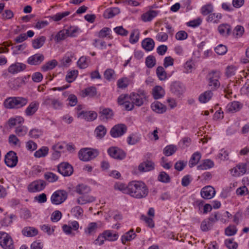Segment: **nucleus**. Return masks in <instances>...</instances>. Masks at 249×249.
Listing matches in <instances>:
<instances>
[{"mask_svg":"<svg viewBox=\"0 0 249 249\" xmlns=\"http://www.w3.org/2000/svg\"><path fill=\"white\" fill-rule=\"evenodd\" d=\"M142 45L146 51H150L154 49L155 42L152 38H146L142 41Z\"/></svg>","mask_w":249,"mask_h":249,"instance_id":"27","label":"nucleus"},{"mask_svg":"<svg viewBox=\"0 0 249 249\" xmlns=\"http://www.w3.org/2000/svg\"><path fill=\"white\" fill-rule=\"evenodd\" d=\"M4 161L7 166L15 167L18 161L16 153L13 151H9L5 156Z\"/></svg>","mask_w":249,"mask_h":249,"instance_id":"11","label":"nucleus"},{"mask_svg":"<svg viewBox=\"0 0 249 249\" xmlns=\"http://www.w3.org/2000/svg\"><path fill=\"white\" fill-rule=\"evenodd\" d=\"M0 245L3 249H14L12 238L7 233L0 232Z\"/></svg>","mask_w":249,"mask_h":249,"instance_id":"4","label":"nucleus"},{"mask_svg":"<svg viewBox=\"0 0 249 249\" xmlns=\"http://www.w3.org/2000/svg\"><path fill=\"white\" fill-rule=\"evenodd\" d=\"M244 32V29L241 25H237L233 31V34L236 37H241Z\"/></svg>","mask_w":249,"mask_h":249,"instance_id":"57","label":"nucleus"},{"mask_svg":"<svg viewBox=\"0 0 249 249\" xmlns=\"http://www.w3.org/2000/svg\"><path fill=\"white\" fill-rule=\"evenodd\" d=\"M214 166L213 162L209 159L205 160L197 166V169L199 170H207L212 168Z\"/></svg>","mask_w":249,"mask_h":249,"instance_id":"33","label":"nucleus"},{"mask_svg":"<svg viewBox=\"0 0 249 249\" xmlns=\"http://www.w3.org/2000/svg\"><path fill=\"white\" fill-rule=\"evenodd\" d=\"M108 154L112 158L122 160L126 157V153L117 147H111L107 149Z\"/></svg>","mask_w":249,"mask_h":249,"instance_id":"8","label":"nucleus"},{"mask_svg":"<svg viewBox=\"0 0 249 249\" xmlns=\"http://www.w3.org/2000/svg\"><path fill=\"white\" fill-rule=\"evenodd\" d=\"M120 13V9L114 7L106 10L104 13V17L106 18H110L114 17Z\"/></svg>","mask_w":249,"mask_h":249,"instance_id":"28","label":"nucleus"},{"mask_svg":"<svg viewBox=\"0 0 249 249\" xmlns=\"http://www.w3.org/2000/svg\"><path fill=\"white\" fill-rule=\"evenodd\" d=\"M97 94V89L95 87H89L83 90L81 92V95L83 97L89 96L93 97Z\"/></svg>","mask_w":249,"mask_h":249,"instance_id":"29","label":"nucleus"},{"mask_svg":"<svg viewBox=\"0 0 249 249\" xmlns=\"http://www.w3.org/2000/svg\"><path fill=\"white\" fill-rule=\"evenodd\" d=\"M70 14L69 11H65L62 13H58L52 17V18L55 21H59L64 18L69 16Z\"/></svg>","mask_w":249,"mask_h":249,"instance_id":"53","label":"nucleus"},{"mask_svg":"<svg viewBox=\"0 0 249 249\" xmlns=\"http://www.w3.org/2000/svg\"><path fill=\"white\" fill-rule=\"evenodd\" d=\"M90 191L89 187L84 184L78 185L76 188V192L80 195H86Z\"/></svg>","mask_w":249,"mask_h":249,"instance_id":"48","label":"nucleus"},{"mask_svg":"<svg viewBox=\"0 0 249 249\" xmlns=\"http://www.w3.org/2000/svg\"><path fill=\"white\" fill-rule=\"evenodd\" d=\"M69 36V30H61L55 36L54 40L58 43L61 40L65 39Z\"/></svg>","mask_w":249,"mask_h":249,"instance_id":"40","label":"nucleus"},{"mask_svg":"<svg viewBox=\"0 0 249 249\" xmlns=\"http://www.w3.org/2000/svg\"><path fill=\"white\" fill-rule=\"evenodd\" d=\"M22 233L25 236L33 237L37 234L38 231L34 227H27L23 229Z\"/></svg>","mask_w":249,"mask_h":249,"instance_id":"30","label":"nucleus"},{"mask_svg":"<svg viewBox=\"0 0 249 249\" xmlns=\"http://www.w3.org/2000/svg\"><path fill=\"white\" fill-rule=\"evenodd\" d=\"M145 65L148 68L154 67L156 64V60L153 55H149L145 59Z\"/></svg>","mask_w":249,"mask_h":249,"instance_id":"52","label":"nucleus"},{"mask_svg":"<svg viewBox=\"0 0 249 249\" xmlns=\"http://www.w3.org/2000/svg\"><path fill=\"white\" fill-rule=\"evenodd\" d=\"M49 148L46 146H43L38 150L35 152L34 156L36 158H41L45 157L48 153Z\"/></svg>","mask_w":249,"mask_h":249,"instance_id":"44","label":"nucleus"},{"mask_svg":"<svg viewBox=\"0 0 249 249\" xmlns=\"http://www.w3.org/2000/svg\"><path fill=\"white\" fill-rule=\"evenodd\" d=\"M77 117L85 119L87 121H92L97 117V114L94 111H82L77 114Z\"/></svg>","mask_w":249,"mask_h":249,"instance_id":"16","label":"nucleus"},{"mask_svg":"<svg viewBox=\"0 0 249 249\" xmlns=\"http://www.w3.org/2000/svg\"><path fill=\"white\" fill-rule=\"evenodd\" d=\"M114 189L122 191L123 193L128 194L129 193L128 184L126 186L123 183H116L114 186Z\"/></svg>","mask_w":249,"mask_h":249,"instance_id":"51","label":"nucleus"},{"mask_svg":"<svg viewBox=\"0 0 249 249\" xmlns=\"http://www.w3.org/2000/svg\"><path fill=\"white\" fill-rule=\"evenodd\" d=\"M44 57L42 54L36 53L29 57L27 60L28 64L32 65H37L44 60Z\"/></svg>","mask_w":249,"mask_h":249,"instance_id":"18","label":"nucleus"},{"mask_svg":"<svg viewBox=\"0 0 249 249\" xmlns=\"http://www.w3.org/2000/svg\"><path fill=\"white\" fill-rule=\"evenodd\" d=\"M136 236V234L134 233V230L131 229L122 236V242L124 244L126 242L130 241L134 239Z\"/></svg>","mask_w":249,"mask_h":249,"instance_id":"31","label":"nucleus"},{"mask_svg":"<svg viewBox=\"0 0 249 249\" xmlns=\"http://www.w3.org/2000/svg\"><path fill=\"white\" fill-rule=\"evenodd\" d=\"M151 107L154 111L158 113H163L166 110V106L159 102L153 103Z\"/></svg>","mask_w":249,"mask_h":249,"instance_id":"25","label":"nucleus"},{"mask_svg":"<svg viewBox=\"0 0 249 249\" xmlns=\"http://www.w3.org/2000/svg\"><path fill=\"white\" fill-rule=\"evenodd\" d=\"M128 195L131 196L142 199L145 198L148 194V189L142 181L134 180L128 183Z\"/></svg>","mask_w":249,"mask_h":249,"instance_id":"1","label":"nucleus"},{"mask_svg":"<svg viewBox=\"0 0 249 249\" xmlns=\"http://www.w3.org/2000/svg\"><path fill=\"white\" fill-rule=\"evenodd\" d=\"M246 169L245 164L237 165L231 170V173L233 176L237 177L243 175L246 173Z\"/></svg>","mask_w":249,"mask_h":249,"instance_id":"26","label":"nucleus"},{"mask_svg":"<svg viewBox=\"0 0 249 249\" xmlns=\"http://www.w3.org/2000/svg\"><path fill=\"white\" fill-rule=\"evenodd\" d=\"M242 107V104H240L239 102L234 101L229 103L227 107V111L228 112H235L238 111Z\"/></svg>","mask_w":249,"mask_h":249,"instance_id":"22","label":"nucleus"},{"mask_svg":"<svg viewBox=\"0 0 249 249\" xmlns=\"http://www.w3.org/2000/svg\"><path fill=\"white\" fill-rule=\"evenodd\" d=\"M164 68L162 66H159L156 69L157 75L161 81L165 80L167 78V73Z\"/></svg>","mask_w":249,"mask_h":249,"instance_id":"42","label":"nucleus"},{"mask_svg":"<svg viewBox=\"0 0 249 249\" xmlns=\"http://www.w3.org/2000/svg\"><path fill=\"white\" fill-rule=\"evenodd\" d=\"M78 74V71L76 70L71 71L69 72L66 76V80L68 83L73 81Z\"/></svg>","mask_w":249,"mask_h":249,"instance_id":"54","label":"nucleus"},{"mask_svg":"<svg viewBox=\"0 0 249 249\" xmlns=\"http://www.w3.org/2000/svg\"><path fill=\"white\" fill-rule=\"evenodd\" d=\"M44 178L49 182H54L58 179V177L55 174L50 172H46Z\"/></svg>","mask_w":249,"mask_h":249,"instance_id":"47","label":"nucleus"},{"mask_svg":"<svg viewBox=\"0 0 249 249\" xmlns=\"http://www.w3.org/2000/svg\"><path fill=\"white\" fill-rule=\"evenodd\" d=\"M201 158V154L199 152H196L193 154L189 161L190 167H193L196 165L199 161Z\"/></svg>","mask_w":249,"mask_h":249,"instance_id":"38","label":"nucleus"},{"mask_svg":"<svg viewBox=\"0 0 249 249\" xmlns=\"http://www.w3.org/2000/svg\"><path fill=\"white\" fill-rule=\"evenodd\" d=\"M141 138L139 136L132 135L127 138V143L130 145H134L140 142Z\"/></svg>","mask_w":249,"mask_h":249,"instance_id":"59","label":"nucleus"},{"mask_svg":"<svg viewBox=\"0 0 249 249\" xmlns=\"http://www.w3.org/2000/svg\"><path fill=\"white\" fill-rule=\"evenodd\" d=\"M225 243L229 249H236L238 247V244L233 241V239H227Z\"/></svg>","mask_w":249,"mask_h":249,"instance_id":"60","label":"nucleus"},{"mask_svg":"<svg viewBox=\"0 0 249 249\" xmlns=\"http://www.w3.org/2000/svg\"><path fill=\"white\" fill-rule=\"evenodd\" d=\"M26 69V65L21 63H15L12 64L8 69V72L15 74L20 71H23Z\"/></svg>","mask_w":249,"mask_h":249,"instance_id":"20","label":"nucleus"},{"mask_svg":"<svg viewBox=\"0 0 249 249\" xmlns=\"http://www.w3.org/2000/svg\"><path fill=\"white\" fill-rule=\"evenodd\" d=\"M155 164L151 160H147L141 163L138 167L139 170L140 172H148L153 170L154 169Z\"/></svg>","mask_w":249,"mask_h":249,"instance_id":"19","label":"nucleus"},{"mask_svg":"<svg viewBox=\"0 0 249 249\" xmlns=\"http://www.w3.org/2000/svg\"><path fill=\"white\" fill-rule=\"evenodd\" d=\"M57 171L63 176H70L73 173L72 167L67 162H63L57 166Z\"/></svg>","mask_w":249,"mask_h":249,"instance_id":"13","label":"nucleus"},{"mask_svg":"<svg viewBox=\"0 0 249 249\" xmlns=\"http://www.w3.org/2000/svg\"><path fill=\"white\" fill-rule=\"evenodd\" d=\"M46 40V37L44 36H41L33 40V47L35 49H39L41 47Z\"/></svg>","mask_w":249,"mask_h":249,"instance_id":"37","label":"nucleus"},{"mask_svg":"<svg viewBox=\"0 0 249 249\" xmlns=\"http://www.w3.org/2000/svg\"><path fill=\"white\" fill-rule=\"evenodd\" d=\"M118 103L120 105H124L125 110L130 111L133 109V105L130 103L129 95L121 94L118 98Z\"/></svg>","mask_w":249,"mask_h":249,"instance_id":"14","label":"nucleus"},{"mask_svg":"<svg viewBox=\"0 0 249 249\" xmlns=\"http://www.w3.org/2000/svg\"><path fill=\"white\" fill-rule=\"evenodd\" d=\"M95 200V197L83 195L81 196H80L77 198V202L80 205H84L88 203H90Z\"/></svg>","mask_w":249,"mask_h":249,"instance_id":"23","label":"nucleus"},{"mask_svg":"<svg viewBox=\"0 0 249 249\" xmlns=\"http://www.w3.org/2000/svg\"><path fill=\"white\" fill-rule=\"evenodd\" d=\"M164 93L165 92L163 89L160 86H155L153 89V97L156 99H158L164 96Z\"/></svg>","mask_w":249,"mask_h":249,"instance_id":"35","label":"nucleus"},{"mask_svg":"<svg viewBox=\"0 0 249 249\" xmlns=\"http://www.w3.org/2000/svg\"><path fill=\"white\" fill-rule=\"evenodd\" d=\"M158 179L159 181L164 183H168L170 181L169 176L165 172L160 173L158 177Z\"/></svg>","mask_w":249,"mask_h":249,"instance_id":"58","label":"nucleus"},{"mask_svg":"<svg viewBox=\"0 0 249 249\" xmlns=\"http://www.w3.org/2000/svg\"><path fill=\"white\" fill-rule=\"evenodd\" d=\"M140 33L138 30H133L130 36L129 41L131 43H135L138 42L139 38Z\"/></svg>","mask_w":249,"mask_h":249,"instance_id":"55","label":"nucleus"},{"mask_svg":"<svg viewBox=\"0 0 249 249\" xmlns=\"http://www.w3.org/2000/svg\"><path fill=\"white\" fill-rule=\"evenodd\" d=\"M29 134L31 138L36 139L42 135V131L41 129L34 128L30 131Z\"/></svg>","mask_w":249,"mask_h":249,"instance_id":"61","label":"nucleus"},{"mask_svg":"<svg viewBox=\"0 0 249 249\" xmlns=\"http://www.w3.org/2000/svg\"><path fill=\"white\" fill-rule=\"evenodd\" d=\"M200 194L201 196L204 199H211L214 196L215 191L212 186H207L201 189Z\"/></svg>","mask_w":249,"mask_h":249,"instance_id":"15","label":"nucleus"},{"mask_svg":"<svg viewBox=\"0 0 249 249\" xmlns=\"http://www.w3.org/2000/svg\"><path fill=\"white\" fill-rule=\"evenodd\" d=\"M111 29L108 27H104L98 33V36L100 38L108 37L109 39L112 38V36L110 34Z\"/></svg>","mask_w":249,"mask_h":249,"instance_id":"49","label":"nucleus"},{"mask_svg":"<svg viewBox=\"0 0 249 249\" xmlns=\"http://www.w3.org/2000/svg\"><path fill=\"white\" fill-rule=\"evenodd\" d=\"M78 155L81 160L86 161L97 156L98 152L96 150L84 148L79 151Z\"/></svg>","mask_w":249,"mask_h":249,"instance_id":"7","label":"nucleus"},{"mask_svg":"<svg viewBox=\"0 0 249 249\" xmlns=\"http://www.w3.org/2000/svg\"><path fill=\"white\" fill-rule=\"evenodd\" d=\"M159 12L155 10H149L142 15V19L144 22L150 21L156 17Z\"/></svg>","mask_w":249,"mask_h":249,"instance_id":"24","label":"nucleus"},{"mask_svg":"<svg viewBox=\"0 0 249 249\" xmlns=\"http://www.w3.org/2000/svg\"><path fill=\"white\" fill-rule=\"evenodd\" d=\"M102 234L106 240H107L111 241L116 240L119 236L117 233H113L111 231L109 230L104 231Z\"/></svg>","mask_w":249,"mask_h":249,"instance_id":"34","label":"nucleus"},{"mask_svg":"<svg viewBox=\"0 0 249 249\" xmlns=\"http://www.w3.org/2000/svg\"><path fill=\"white\" fill-rule=\"evenodd\" d=\"M97 228V224L95 222H91L90 223L87 228L85 229V232L87 235H91L96 232Z\"/></svg>","mask_w":249,"mask_h":249,"instance_id":"36","label":"nucleus"},{"mask_svg":"<svg viewBox=\"0 0 249 249\" xmlns=\"http://www.w3.org/2000/svg\"><path fill=\"white\" fill-rule=\"evenodd\" d=\"M100 114L101 116L105 118L107 120L112 119L114 113L112 109L109 108H100Z\"/></svg>","mask_w":249,"mask_h":249,"instance_id":"32","label":"nucleus"},{"mask_svg":"<svg viewBox=\"0 0 249 249\" xmlns=\"http://www.w3.org/2000/svg\"><path fill=\"white\" fill-rule=\"evenodd\" d=\"M107 133L106 127L102 125H99L95 130V133L97 138L101 139L103 138Z\"/></svg>","mask_w":249,"mask_h":249,"instance_id":"43","label":"nucleus"},{"mask_svg":"<svg viewBox=\"0 0 249 249\" xmlns=\"http://www.w3.org/2000/svg\"><path fill=\"white\" fill-rule=\"evenodd\" d=\"M177 150V146L174 145H169L166 146L163 149V154L166 156H170L174 154Z\"/></svg>","mask_w":249,"mask_h":249,"instance_id":"50","label":"nucleus"},{"mask_svg":"<svg viewBox=\"0 0 249 249\" xmlns=\"http://www.w3.org/2000/svg\"><path fill=\"white\" fill-rule=\"evenodd\" d=\"M146 92L142 91L139 93L132 92L129 95L130 103L133 105V109L134 105L140 107L143 104L144 100L146 98Z\"/></svg>","mask_w":249,"mask_h":249,"instance_id":"3","label":"nucleus"},{"mask_svg":"<svg viewBox=\"0 0 249 249\" xmlns=\"http://www.w3.org/2000/svg\"><path fill=\"white\" fill-rule=\"evenodd\" d=\"M27 98L23 97H11L6 99L3 103L7 108H19L25 106L28 103Z\"/></svg>","mask_w":249,"mask_h":249,"instance_id":"2","label":"nucleus"},{"mask_svg":"<svg viewBox=\"0 0 249 249\" xmlns=\"http://www.w3.org/2000/svg\"><path fill=\"white\" fill-rule=\"evenodd\" d=\"M217 30L222 36L227 37L231 33V27L228 24L223 23L218 26Z\"/></svg>","mask_w":249,"mask_h":249,"instance_id":"17","label":"nucleus"},{"mask_svg":"<svg viewBox=\"0 0 249 249\" xmlns=\"http://www.w3.org/2000/svg\"><path fill=\"white\" fill-rule=\"evenodd\" d=\"M8 142L11 145H20L19 140L14 134H11L9 136Z\"/></svg>","mask_w":249,"mask_h":249,"instance_id":"56","label":"nucleus"},{"mask_svg":"<svg viewBox=\"0 0 249 249\" xmlns=\"http://www.w3.org/2000/svg\"><path fill=\"white\" fill-rule=\"evenodd\" d=\"M213 11V7L212 4H207L201 8V13L203 15L210 14Z\"/></svg>","mask_w":249,"mask_h":249,"instance_id":"63","label":"nucleus"},{"mask_svg":"<svg viewBox=\"0 0 249 249\" xmlns=\"http://www.w3.org/2000/svg\"><path fill=\"white\" fill-rule=\"evenodd\" d=\"M46 185L47 183L44 180L38 179L31 183L28 186V190L31 193L39 192L43 190Z\"/></svg>","mask_w":249,"mask_h":249,"instance_id":"9","label":"nucleus"},{"mask_svg":"<svg viewBox=\"0 0 249 249\" xmlns=\"http://www.w3.org/2000/svg\"><path fill=\"white\" fill-rule=\"evenodd\" d=\"M220 77L219 72L216 71H213L208 75V85L212 90H215L218 88L220 85L219 81Z\"/></svg>","mask_w":249,"mask_h":249,"instance_id":"6","label":"nucleus"},{"mask_svg":"<svg viewBox=\"0 0 249 249\" xmlns=\"http://www.w3.org/2000/svg\"><path fill=\"white\" fill-rule=\"evenodd\" d=\"M24 122V119L20 116H17L15 118H11L8 121V124L10 127H12L17 124H21Z\"/></svg>","mask_w":249,"mask_h":249,"instance_id":"41","label":"nucleus"},{"mask_svg":"<svg viewBox=\"0 0 249 249\" xmlns=\"http://www.w3.org/2000/svg\"><path fill=\"white\" fill-rule=\"evenodd\" d=\"M39 104L37 101H33L29 104L25 110V113L27 116H30L33 115L37 110Z\"/></svg>","mask_w":249,"mask_h":249,"instance_id":"21","label":"nucleus"},{"mask_svg":"<svg viewBox=\"0 0 249 249\" xmlns=\"http://www.w3.org/2000/svg\"><path fill=\"white\" fill-rule=\"evenodd\" d=\"M68 197L66 191L59 190L54 192L51 196V200L53 204L59 205L64 202Z\"/></svg>","mask_w":249,"mask_h":249,"instance_id":"5","label":"nucleus"},{"mask_svg":"<svg viewBox=\"0 0 249 249\" xmlns=\"http://www.w3.org/2000/svg\"><path fill=\"white\" fill-rule=\"evenodd\" d=\"M213 95L210 90L206 91L199 97V101L202 103H205L210 100Z\"/></svg>","mask_w":249,"mask_h":249,"instance_id":"39","label":"nucleus"},{"mask_svg":"<svg viewBox=\"0 0 249 249\" xmlns=\"http://www.w3.org/2000/svg\"><path fill=\"white\" fill-rule=\"evenodd\" d=\"M127 130L126 126L122 124L114 126L110 131L111 136L113 138H117L123 135Z\"/></svg>","mask_w":249,"mask_h":249,"instance_id":"10","label":"nucleus"},{"mask_svg":"<svg viewBox=\"0 0 249 249\" xmlns=\"http://www.w3.org/2000/svg\"><path fill=\"white\" fill-rule=\"evenodd\" d=\"M57 64V62L55 60L48 61L45 64L42 66L41 70L43 71H46L50 70L53 69Z\"/></svg>","mask_w":249,"mask_h":249,"instance_id":"45","label":"nucleus"},{"mask_svg":"<svg viewBox=\"0 0 249 249\" xmlns=\"http://www.w3.org/2000/svg\"><path fill=\"white\" fill-rule=\"evenodd\" d=\"M221 18L222 15L221 14L218 13H211L208 16L207 20L208 22L217 23Z\"/></svg>","mask_w":249,"mask_h":249,"instance_id":"46","label":"nucleus"},{"mask_svg":"<svg viewBox=\"0 0 249 249\" xmlns=\"http://www.w3.org/2000/svg\"><path fill=\"white\" fill-rule=\"evenodd\" d=\"M171 92L179 97L185 91V87L183 84L179 82L172 83L170 87Z\"/></svg>","mask_w":249,"mask_h":249,"instance_id":"12","label":"nucleus"},{"mask_svg":"<svg viewBox=\"0 0 249 249\" xmlns=\"http://www.w3.org/2000/svg\"><path fill=\"white\" fill-rule=\"evenodd\" d=\"M215 53L219 55H223L227 52V47L222 44L218 45L214 49Z\"/></svg>","mask_w":249,"mask_h":249,"instance_id":"62","label":"nucleus"},{"mask_svg":"<svg viewBox=\"0 0 249 249\" xmlns=\"http://www.w3.org/2000/svg\"><path fill=\"white\" fill-rule=\"evenodd\" d=\"M174 59L170 56H166L164 58L163 61V67L167 68L174 65Z\"/></svg>","mask_w":249,"mask_h":249,"instance_id":"64","label":"nucleus"}]
</instances>
